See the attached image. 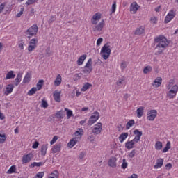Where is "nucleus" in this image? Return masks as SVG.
Wrapping results in <instances>:
<instances>
[{
  "mask_svg": "<svg viewBox=\"0 0 178 178\" xmlns=\"http://www.w3.org/2000/svg\"><path fill=\"white\" fill-rule=\"evenodd\" d=\"M154 42L157 44L155 49H157L156 55H161L162 52L169 47V40L163 35H160L154 38Z\"/></svg>",
  "mask_w": 178,
  "mask_h": 178,
  "instance_id": "f257e3e1",
  "label": "nucleus"
},
{
  "mask_svg": "<svg viewBox=\"0 0 178 178\" xmlns=\"http://www.w3.org/2000/svg\"><path fill=\"white\" fill-rule=\"evenodd\" d=\"M100 54H102V56L103 59L106 60L108 58L111 56V46L109 44L106 43L102 48L101 49Z\"/></svg>",
  "mask_w": 178,
  "mask_h": 178,
  "instance_id": "f03ea898",
  "label": "nucleus"
},
{
  "mask_svg": "<svg viewBox=\"0 0 178 178\" xmlns=\"http://www.w3.org/2000/svg\"><path fill=\"white\" fill-rule=\"evenodd\" d=\"M38 33V26H37V24H33L26 30L25 34L26 35H30L31 37H34V35H37Z\"/></svg>",
  "mask_w": 178,
  "mask_h": 178,
  "instance_id": "7ed1b4c3",
  "label": "nucleus"
},
{
  "mask_svg": "<svg viewBox=\"0 0 178 178\" xmlns=\"http://www.w3.org/2000/svg\"><path fill=\"white\" fill-rule=\"evenodd\" d=\"M92 72V59L90 58L83 68V72L85 74H90Z\"/></svg>",
  "mask_w": 178,
  "mask_h": 178,
  "instance_id": "20e7f679",
  "label": "nucleus"
},
{
  "mask_svg": "<svg viewBox=\"0 0 178 178\" xmlns=\"http://www.w3.org/2000/svg\"><path fill=\"white\" fill-rule=\"evenodd\" d=\"M178 91V86L177 85H174L171 90L168 91L167 93V97L169 98V99H172L176 97V94H177Z\"/></svg>",
  "mask_w": 178,
  "mask_h": 178,
  "instance_id": "39448f33",
  "label": "nucleus"
},
{
  "mask_svg": "<svg viewBox=\"0 0 178 178\" xmlns=\"http://www.w3.org/2000/svg\"><path fill=\"white\" fill-rule=\"evenodd\" d=\"M98 119H99V113L96 111L90 116L88 122V126H92V124H94V123H95Z\"/></svg>",
  "mask_w": 178,
  "mask_h": 178,
  "instance_id": "423d86ee",
  "label": "nucleus"
},
{
  "mask_svg": "<svg viewBox=\"0 0 178 178\" xmlns=\"http://www.w3.org/2000/svg\"><path fill=\"white\" fill-rule=\"evenodd\" d=\"M101 131H102V123L97 122L92 127V133H93V134H96L97 136L98 134H101Z\"/></svg>",
  "mask_w": 178,
  "mask_h": 178,
  "instance_id": "0eeeda50",
  "label": "nucleus"
},
{
  "mask_svg": "<svg viewBox=\"0 0 178 178\" xmlns=\"http://www.w3.org/2000/svg\"><path fill=\"white\" fill-rule=\"evenodd\" d=\"M38 43V40L33 38L29 42V45L28 46V51L33 52L37 48V44Z\"/></svg>",
  "mask_w": 178,
  "mask_h": 178,
  "instance_id": "6e6552de",
  "label": "nucleus"
},
{
  "mask_svg": "<svg viewBox=\"0 0 178 178\" xmlns=\"http://www.w3.org/2000/svg\"><path fill=\"white\" fill-rule=\"evenodd\" d=\"M157 115H158V111H156V110H150L147 113V119L150 122H154Z\"/></svg>",
  "mask_w": 178,
  "mask_h": 178,
  "instance_id": "1a4fd4ad",
  "label": "nucleus"
},
{
  "mask_svg": "<svg viewBox=\"0 0 178 178\" xmlns=\"http://www.w3.org/2000/svg\"><path fill=\"white\" fill-rule=\"evenodd\" d=\"M33 158H34V155L33 154V153H29L28 154H25L22 156V163L23 165L26 164V163H29L31 159H33Z\"/></svg>",
  "mask_w": 178,
  "mask_h": 178,
  "instance_id": "9d476101",
  "label": "nucleus"
},
{
  "mask_svg": "<svg viewBox=\"0 0 178 178\" xmlns=\"http://www.w3.org/2000/svg\"><path fill=\"white\" fill-rule=\"evenodd\" d=\"M175 16H176V13H175V11L170 10L165 18V23H169L170 22L173 20V19H175Z\"/></svg>",
  "mask_w": 178,
  "mask_h": 178,
  "instance_id": "9b49d317",
  "label": "nucleus"
},
{
  "mask_svg": "<svg viewBox=\"0 0 178 178\" xmlns=\"http://www.w3.org/2000/svg\"><path fill=\"white\" fill-rule=\"evenodd\" d=\"M101 17H102L101 13H95L92 17V19H91L92 24H97L98 22H99V20H101Z\"/></svg>",
  "mask_w": 178,
  "mask_h": 178,
  "instance_id": "f8f14e48",
  "label": "nucleus"
},
{
  "mask_svg": "<svg viewBox=\"0 0 178 178\" xmlns=\"http://www.w3.org/2000/svg\"><path fill=\"white\" fill-rule=\"evenodd\" d=\"M104 27H105V21L103 19L97 25H95L93 27V31H102V29H104Z\"/></svg>",
  "mask_w": 178,
  "mask_h": 178,
  "instance_id": "ddd939ff",
  "label": "nucleus"
},
{
  "mask_svg": "<svg viewBox=\"0 0 178 178\" xmlns=\"http://www.w3.org/2000/svg\"><path fill=\"white\" fill-rule=\"evenodd\" d=\"M138 8H140L138 4H137L136 2H134L131 4L129 10L132 15H135V13H137V10H138Z\"/></svg>",
  "mask_w": 178,
  "mask_h": 178,
  "instance_id": "4468645a",
  "label": "nucleus"
},
{
  "mask_svg": "<svg viewBox=\"0 0 178 178\" xmlns=\"http://www.w3.org/2000/svg\"><path fill=\"white\" fill-rule=\"evenodd\" d=\"M136 143H138V142H136L134 139L131 140H128L127 142L125 143V148H127V149H133Z\"/></svg>",
  "mask_w": 178,
  "mask_h": 178,
  "instance_id": "2eb2a0df",
  "label": "nucleus"
},
{
  "mask_svg": "<svg viewBox=\"0 0 178 178\" xmlns=\"http://www.w3.org/2000/svg\"><path fill=\"white\" fill-rule=\"evenodd\" d=\"M134 134L135 135L134 138V141H136V143H138L141 139V136H143V131H140L138 129H135L134 131Z\"/></svg>",
  "mask_w": 178,
  "mask_h": 178,
  "instance_id": "dca6fc26",
  "label": "nucleus"
},
{
  "mask_svg": "<svg viewBox=\"0 0 178 178\" xmlns=\"http://www.w3.org/2000/svg\"><path fill=\"white\" fill-rule=\"evenodd\" d=\"M60 149H62V143H58L53 145L51 152L53 154H56V152H60Z\"/></svg>",
  "mask_w": 178,
  "mask_h": 178,
  "instance_id": "f3484780",
  "label": "nucleus"
},
{
  "mask_svg": "<svg viewBox=\"0 0 178 178\" xmlns=\"http://www.w3.org/2000/svg\"><path fill=\"white\" fill-rule=\"evenodd\" d=\"M14 88L15 86L13 84L7 85L6 87V91L4 92L5 95H9V94H12Z\"/></svg>",
  "mask_w": 178,
  "mask_h": 178,
  "instance_id": "a211bd4d",
  "label": "nucleus"
},
{
  "mask_svg": "<svg viewBox=\"0 0 178 178\" xmlns=\"http://www.w3.org/2000/svg\"><path fill=\"white\" fill-rule=\"evenodd\" d=\"M161 84H162V77H157L154 79L152 86L155 88H158V87H161Z\"/></svg>",
  "mask_w": 178,
  "mask_h": 178,
  "instance_id": "6ab92c4d",
  "label": "nucleus"
},
{
  "mask_svg": "<svg viewBox=\"0 0 178 178\" xmlns=\"http://www.w3.org/2000/svg\"><path fill=\"white\" fill-rule=\"evenodd\" d=\"M145 33V29L144 26H140L137 28L134 32L135 35H141Z\"/></svg>",
  "mask_w": 178,
  "mask_h": 178,
  "instance_id": "aec40b11",
  "label": "nucleus"
},
{
  "mask_svg": "<svg viewBox=\"0 0 178 178\" xmlns=\"http://www.w3.org/2000/svg\"><path fill=\"white\" fill-rule=\"evenodd\" d=\"M86 59H87V56L86 54L81 56L76 61L78 66H81V65L84 63Z\"/></svg>",
  "mask_w": 178,
  "mask_h": 178,
  "instance_id": "412c9836",
  "label": "nucleus"
},
{
  "mask_svg": "<svg viewBox=\"0 0 178 178\" xmlns=\"http://www.w3.org/2000/svg\"><path fill=\"white\" fill-rule=\"evenodd\" d=\"M53 97L56 102H60V92L55 90L53 93Z\"/></svg>",
  "mask_w": 178,
  "mask_h": 178,
  "instance_id": "4be33fe9",
  "label": "nucleus"
},
{
  "mask_svg": "<svg viewBox=\"0 0 178 178\" xmlns=\"http://www.w3.org/2000/svg\"><path fill=\"white\" fill-rule=\"evenodd\" d=\"M163 166V159H159L156 161V165L154 166V169H159Z\"/></svg>",
  "mask_w": 178,
  "mask_h": 178,
  "instance_id": "5701e85b",
  "label": "nucleus"
},
{
  "mask_svg": "<svg viewBox=\"0 0 178 178\" xmlns=\"http://www.w3.org/2000/svg\"><path fill=\"white\" fill-rule=\"evenodd\" d=\"M15 77H16V74H15V72L10 71L6 74V77L4 78V80H9L10 79H15Z\"/></svg>",
  "mask_w": 178,
  "mask_h": 178,
  "instance_id": "b1692460",
  "label": "nucleus"
},
{
  "mask_svg": "<svg viewBox=\"0 0 178 178\" xmlns=\"http://www.w3.org/2000/svg\"><path fill=\"white\" fill-rule=\"evenodd\" d=\"M116 157H111L108 161V166H111V168H116Z\"/></svg>",
  "mask_w": 178,
  "mask_h": 178,
  "instance_id": "393cba45",
  "label": "nucleus"
},
{
  "mask_svg": "<svg viewBox=\"0 0 178 178\" xmlns=\"http://www.w3.org/2000/svg\"><path fill=\"white\" fill-rule=\"evenodd\" d=\"M76 144H77V138H73L67 143V147H68V148H72V147H74Z\"/></svg>",
  "mask_w": 178,
  "mask_h": 178,
  "instance_id": "a878e982",
  "label": "nucleus"
},
{
  "mask_svg": "<svg viewBox=\"0 0 178 178\" xmlns=\"http://www.w3.org/2000/svg\"><path fill=\"white\" fill-rule=\"evenodd\" d=\"M48 149V143L43 144L41 147V155L45 156L47 155V151Z\"/></svg>",
  "mask_w": 178,
  "mask_h": 178,
  "instance_id": "bb28decb",
  "label": "nucleus"
},
{
  "mask_svg": "<svg viewBox=\"0 0 178 178\" xmlns=\"http://www.w3.org/2000/svg\"><path fill=\"white\" fill-rule=\"evenodd\" d=\"M22 77H23L22 73H18L17 77L15 79V86H17L20 84V81H22Z\"/></svg>",
  "mask_w": 178,
  "mask_h": 178,
  "instance_id": "cd10ccee",
  "label": "nucleus"
},
{
  "mask_svg": "<svg viewBox=\"0 0 178 178\" xmlns=\"http://www.w3.org/2000/svg\"><path fill=\"white\" fill-rule=\"evenodd\" d=\"M127 137H129V133H122L120 135L118 140L120 141V143H124V140H126V138H127Z\"/></svg>",
  "mask_w": 178,
  "mask_h": 178,
  "instance_id": "c85d7f7f",
  "label": "nucleus"
},
{
  "mask_svg": "<svg viewBox=\"0 0 178 178\" xmlns=\"http://www.w3.org/2000/svg\"><path fill=\"white\" fill-rule=\"evenodd\" d=\"M60 84H62V76H60V74H58L54 81V86L56 87H58Z\"/></svg>",
  "mask_w": 178,
  "mask_h": 178,
  "instance_id": "c756f323",
  "label": "nucleus"
},
{
  "mask_svg": "<svg viewBox=\"0 0 178 178\" xmlns=\"http://www.w3.org/2000/svg\"><path fill=\"white\" fill-rule=\"evenodd\" d=\"M138 118H141L144 115V107L140 106L136 110Z\"/></svg>",
  "mask_w": 178,
  "mask_h": 178,
  "instance_id": "7c9ffc66",
  "label": "nucleus"
},
{
  "mask_svg": "<svg viewBox=\"0 0 178 178\" xmlns=\"http://www.w3.org/2000/svg\"><path fill=\"white\" fill-rule=\"evenodd\" d=\"M74 136L76 138H81V136H83V129H78V130L74 133Z\"/></svg>",
  "mask_w": 178,
  "mask_h": 178,
  "instance_id": "2f4dec72",
  "label": "nucleus"
},
{
  "mask_svg": "<svg viewBox=\"0 0 178 178\" xmlns=\"http://www.w3.org/2000/svg\"><path fill=\"white\" fill-rule=\"evenodd\" d=\"M134 124H136V121H134V120H129L126 124L127 130H129L131 127H133Z\"/></svg>",
  "mask_w": 178,
  "mask_h": 178,
  "instance_id": "473e14b6",
  "label": "nucleus"
},
{
  "mask_svg": "<svg viewBox=\"0 0 178 178\" xmlns=\"http://www.w3.org/2000/svg\"><path fill=\"white\" fill-rule=\"evenodd\" d=\"M44 163H45L44 162H39V163L33 162L29 165V168H35V166L37 167L44 166Z\"/></svg>",
  "mask_w": 178,
  "mask_h": 178,
  "instance_id": "72a5a7b5",
  "label": "nucleus"
},
{
  "mask_svg": "<svg viewBox=\"0 0 178 178\" xmlns=\"http://www.w3.org/2000/svg\"><path fill=\"white\" fill-rule=\"evenodd\" d=\"M162 142L161 141H156L154 145V148L155 149H156V151H161V149H162Z\"/></svg>",
  "mask_w": 178,
  "mask_h": 178,
  "instance_id": "f704fd0d",
  "label": "nucleus"
},
{
  "mask_svg": "<svg viewBox=\"0 0 178 178\" xmlns=\"http://www.w3.org/2000/svg\"><path fill=\"white\" fill-rule=\"evenodd\" d=\"M48 178H59V172L54 170L48 176Z\"/></svg>",
  "mask_w": 178,
  "mask_h": 178,
  "instance_id": "c9c22d12",
  "label": "nucleus"
},
{
  "mask_svg": "<svg viewBox=\"0 0 178 178\" xmlns=\"http://www.w3.org/2000/svg\"><path fill=\"white\" fill-rule=\"evenodd\" d=\"M31 79V75L27 73L23 79V83H24V84H26V83H29Z\"/></svg>",
  "mask_w": 178,
  "mask_h": 178,
  "instance_id": "e433bc0d",
  "label": "nucleus"
},
{
  "mask_svg": "<svg viewBox=\"0 0 178 178\" xmlns=\"http://www.w3.org/2000/svg\"><path fill=\"white\" fill-rule=\"evenodd\" d=\"M24 44H25L24 40H19L18 42L17 45L21 51H23V49H24Z\"/></svg>",
  "mask_w": 178,
  "mask_h": 178,
  "instance_id": "4c0bfd02",
  "label": "nucleus"
},
{
  "mask_svg": "<svg viewBox=\"0 0 178 178\" xmlns=\"http://www.w3.org/2000/svg\"><path fill=\"white\" fill-rule=\"evenodd\" d=\"M37 91H38L37 90V88L33 87L28 92V95H29V97H31L32 95H34V94H35Z\"/></svg>",
  "mask_w": 178,
  "mask_h": 178,
  "instance_id": "58836bf2",
  "label": "nucleus"
},
{
  "mask_svg": "<svg viewBox=\"0 0 178 178\" xmlns=\"http://www.w3.org/2000/svg\"><path fill=\"white\" fill-rule=\"evenodd\" d=\"M65 112H67V119H70L73 116V111L68 108H65Z\"/></svg>",
  "mask_w": 178,
  "mask_h": 178,
  "instance_id": "ea45409f",
  "label": "nucleus"
},
{
  "mask_svg": "<svg viewBox=\"0 0 178 178\" xmlns=\"http://www.w3.org/2000/svg\"><path fill=\"white\" fill-rule=\"evenodd\" d=\"M149 72H152V67H151V66H146L143 69L144 74H147L149 73Z\"/></svg>",
  "mask_w": 178,
  "mask_h": 178,
  "instance_id": "a19ab883",
  "label": "nucleus"
},
{
  "mask_svg": "<svg viewBox=\"0 0 178 178\" xmlns=\"http://www.w3.org/2000/svg\"><path fill=\"white\" fill-rule=\"evenodd\" d=\"M44 83V80H40L37 85H36V88L38 91H40V90H41V88H42V84Z\"/></svg>",
  "mask_w": 178,
  "mask_h": 178,
  "instance_id": "79ce46f5",
  "label": "nucleus"
},
{
  "mask_svg": "<svg viewBox=\"0 0 178 178\" xmlns=\"http://www.w3.org/2000/svg\"><path fill=\"white\" fill-rule=\"evenodd\" d=\"M90 87H92L91 83H86L81 88V91H87L90 88Z\"/></svg>",
  "mask_w": 178,
  "mask_h": 178,
  "instance_id": "37998d69",
  "label": "nucleus"
},
{
  "mask_svg": "<svg viewBox=\"0 0 178 178\" xmlns=\"http://www.w3.org/2000/svg\"><path fill=\"white\" fill-rule=\"evenodd\" d=\"M170 149V141L167 142L166 146L163 149V153L168 152Z\"/></svg>",
  "mask_w": 178,
  "mask_h": 178,
  "instance_id": "c03bdc74",
  "label": "nucleus"
},
{
  "mask_svg": "<svg viewBox=\"0 0 178 178\" xmlns=\"http://www.w3.org/2000/svg\"><path fill=\"white\" fill-rule=\"evenodd\" d=\"M81 76H83V74L81 73L74 74L73 78L74 81H77V80H80L81 79Z\"/></svg>",
  "mask_w": 178,
  "mask_h": 178,
  "instance_id": "a18cd8bd",
  "label": "nucleus"
},
{
  "mask_svg": "<svg viewBox=\"0 0 178 178\" xmlns=\"http://www.w3.org/2000/svg\"><path fill=\"white\" fill-rule=\"evenodd\" d=\"M15 172H16V165H13L7 171V173H8V175H12V173H15Z\"/></svg>",
  "mask_w": 178,
  "mask_h": 178,
  "instance_id": "49530a36",
  "label": "nucleus"
},
{
  "mask_svg": "<svg viewBox=\"0 0 178 178\" xmlns=\"http://www.w3.org/2000/svg\"><path fill=\"white\" fill-rule=\"evenodd\" d=\"M6 141V135L0 134V144H3Z\"/></svg>",
  "mask_w": 178,
  "mask_h": 178,
  "instance_id": "de8ad7c7",
  "label": "nucleus"
},
{
  "mask_svg": "<svg viewBox=\"0 0 178 178\" xmlns=\"http://www.w3.org/2000/svg\"><path fill=\"white\" fill-rule=\"evenodd\" d=\"M57 119H63V111H60L56 113Z\"/></svg>",
  "mask_w": 178,
  "mask_h": 178,
  "instance_id": "09e8293b",
  "label": "nucleus"
},
{
  "mask_svg": "<svg viewBox=\"0 0 178 178\" xmlns=\"http://www.w3.org/2000/svg\"><path fill=\"white\" fill-rule=\"evenodd\" d=\"M44 172H39L36 174V175L34 177V178H43L44 177Z\"/></svg>",
  "mask_w": 178,
  "mask_h": 178,
  "instance_id": "8fccbe9b",
  "label": "nucleus"
},
{
  "mask_svg": "<svg viewBox=\"0 0 178 178\" xmlns=\"http://www.w3.org/2000/svg\"><path fill=\"white\" fill-rule=\"evenodd\" d=\"M120 67H121L122 70H124V69H126L127 67V62L122 61L121 63Z\"/></svg>",
  "mask_w": 178,
  "mask_h": 178,
  "instance_id": "3c124183",
  "label": "nucleus"
},
{
  "mask_svg": "<svg viewBox=\"0 0 178 178\" xmlns=\"http://www.w3.org/2000/svg\"><path fill=\"white\" fill-rule=\"evenodd\" d=\"M173 84H175V81L173 79H170L167 86L168 89L170 90V88L173 86Z\"/></svg>",
  "mask_w": 178,
  "mask_h": 178,
  "instance_id": "603ef678",
  "label": "nucleus"
},
{
  "mask_svg": "<svg viewBox=\"0 0 178 178\" xmlns=\"http://www.w3.org/2000/svg\"><path fill=\"white\" fill-rule=\"evenodd\" d=\"M37 2V0H28L26 3L25 5L27 6H29V5H33V3H35Z\"/></svg>",
  "mask_w": 178,
  "mask_h": 178,
  "instance_id": "864d4df0",
  "label": "nucleus"
},
{
  "mask_svg": "<svg viewBox=\"0 0 178 178\" xmlns=\"http://www.w3.org/2000/svg\"><path fill=\"white\" fill-rule=\"evenodd\" d=\"M56 141H58V136H54V138H52V140L50 141L51 145H54V144L56 143Z\"/></svg>",
  "mask_w": 178,
  "mask_h": 178,
  "instance_id": "5fc2aeb1",
  "label": "nucleus"
},
{
  "mask_svg": "<svg viewBox=\"0 0 178 178\" xmlns=\"http://www.w3.org/2000/svg\"><path fill=\"white\" fill-rule=\"evenodd\" d=\"M5 6H6V3H2L0 5V14L2 13V12H3L5 9Z\"/></svg>",
  "mask_w": 178,
  "mask_h": 178,
  "instance_id": "6e6d98bb",
  "label": "nucleus"
},
{
  "mask_svg": "<svg viewBox=\"0 0 178 178\" xmlns=\"http://www.w3.org/2000/svg\"><path fill=\"white\" fill-rule=\"evenodd\" d=\"M112 13L116 12V1H114L111 7Z\"/></svg>",
  "mask_w": 178,
  "mask_h": 178,
  "instance_id": "4d7b16f0",
  "label": "nucleus"
},
{
  "mask_svg": "<svg viewBox=\"0 0 178 178\" xmlns=\"http://www.w3.org/2000/svg\"><path fill=\"white\" fill-rule=\"evenodd\" d=\"M127 162H126V159H123V162H122V165H121V168H122V169H126V168H127Z\"/></svg>",
  "mask_w": 178,
  "mask_h": 178,
  "instance_id": "13d9d810",
  "label": "nucleus"
},
{
  "mask_svg": "<svg viewBox=\"0 0 178 178\" xmlns=\"http://www.w3.org/2000/svg\"><path fill=\"white\" fill-rule=\"evenodd\" d=\"M41 106L42 108H48V102L45 100H42Z\"/></svg>",
  "mask_w": 178,
  "mask_h": 178,
  "instance_id": "bf43d9fd",
  "label": "nucleus"
},
{
  "mask_svg": "<svg viewBox=\"0 0 178 178\" xmlns=\"http://www.w3.org/2000/svg\"><path fill=\"white\" fill-rule=\"evenodd\" d=\"M123 81H124V79H119L117 82L116 84L118 87H122V84H123Z\"/></svg>",
  "mask_w": 178,
  "mask_h": 178,
  "instance_id": "052dcab7",
  "label": "nucleus"
},
{
  "mask_svg": "<svg viewBox=\"0 0 178 178\" xmlns=\"http://www.w3.org/2000/svg\"><path fill=\"white\" fill-rule=\"evenodd\" d=\"M136 155V150H132L129 154V158H134Z\"/></svg>",
  "mask_w": 178,
  "mask_h": 178,
  "instance_id": "680f3d73",
  "label": "nucleus"
},
{
  "mask_svg": "<svg viewBox=\"0 0 178 178\" xmlns=\"http://www.w3.org/2000/svg\"><path fill=\"white\" fill-rule=\"evenodd\" d=\"M38 145H40V143H39L38 141H35V142L33 143V146H32V148H33V149H37V148H38Z\"/></svg>",
  "mask_w": 178,
  "mask_h": 178,
  "instance_id": "e2e57ef3",
  "label": "nucleus"
},
{
  "mask_svg": "<svg viewBox=\"0 0 178 178\" xmlns=\"http://www.w3.org/2000/svg\"><path fill=\"white\" fill-rule=\"evenodd\" d=\"M24 12V8H21L20 12L17 14V17H20L22 15H23Z\"/></svg>",
  "mask_w": 178,
  "mask_h": 178,
  "instance_id": "0e129e2a",
  "label": "nucleus"
},
{
  "mask_svg": "<svg viewBox=\"0 0 178 178\" xmlns=\"http://www.w3.org/2000/svg\"><path fill=\"white\" fill-rule=\"evenodd\" d=\"M102 41H104V39L102 38H98L97 40V45L99 47V45L102 44Z\"/></svg>",
  "mask_w": 178,
  "mask_h": 178,
  "instance_id": "69168bd1",
  "label": "nucleus"
},
{
  "mask_svg": "<svg viewBox=\"0 0 178 178\" xmlns=\"http://www.w3.org/2000/svg\"><path fill=\"white\" fill-rule=\"evenodd\" d=\"M85 156H86V153L84 152H81L79 154V158L81 160V159H84Z\"/></svg>",
  "mask_w": 178,
  "mask_h": 178,
  "instance_id": "338daca9",
  "label": "nucleus"
},
{
  "mask_svg": "<svg viewBox=\"0 0 178 178\" xmlns=\"http://www.w3.org/2000/svg\"><path fill=\"white\" fill-rule=\"evenodd\" d=\"M56 20V16H51L49 20V23H52L53 22H55Z\"/></svg>",
  "mask_w": 178,
  "mask_h": 178,
  "instance_id": "774afa93",
  "label": "nucleus"
}]
</instances>
